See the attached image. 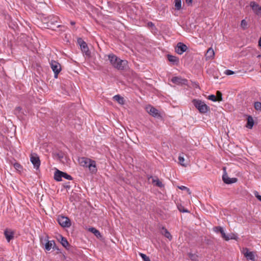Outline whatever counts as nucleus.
I'll return each instance as SVG.
<instances>
[{
  "label": "nucleus",
  "mask_w": 261,
  "mask_h": 261,
  "mask_svg": "<svg viewBox=\"0 0 261 261\" xmlns=\"http://www.w3.org/2000/svg\"><path fill=\"white\" fill-rule=\"evenodd\" d=\"M253 193L255 195V196L259 200L261 201V195H260L258 192L255 191L253 192Z\"/></svg>",
  "instance_id": "4c0bfd02"
},
{
  "label": "nucleus",
  "mask_w": 261,
  "mask_h": 261,
  "mask_svg": "<svg viewBox=\"0 0 261 261\" xmlns=\"http://www.w3.org/2000/svg\"><path fill=\"white\" fill-rule=\"evenodd\" d=\"M45 19L46 20L45 23L47 24V26L52 30H55V28L61 27L58 24L59 17L57 16L49 15Z\"/></svg>",
  "instance_id": "20e7f679"
},
{
  "label": "nucleus",
  "mask_w": 261,
  "mask_h": 261,
  "mask_svg": "<svg viewBox=\"0 0 261 261\" xmlns=\"http://www.w3.org/2000/svg\"><path fill=\"white\" fill-rule=\"evenodd\" d=\"M186 2L188 5H191L192 2V0H186Z\"/></svg>",
  "instance_id": "c03bdc74"
},
{
  "label": "nucleus",
  "mask_w": 261,
  "mask_h": 261,
  "mask_svg": "<svg viewBox=\"0 0 261 261\" xmlns=\"http://www.w3.org/2000/svg\"><path fill=\"white\" fill-rule=\"evenodd\" d=\"M247 25V23L245 19H243L241 21V26L245 29V27Z\"/></svg>",
  "instance_id": "ea45409f"
},
{
  "label": "nucleus",
  "mask_w": 261,
  "mask_h": 261,
  "mask_svg": "<svg viewBox=\"0 0 261 261\" xmlns=\"http://www.w3.org/2000/svg\"><path fill=\"white\" fill-rule=\"evenodd\" d=\"M64 187L65 188H66L67 190H69L71 187L70 185H69V182H67V183L65 184L64 185Z\"/></svg>",
  "instance_id": "79ce46f5"
},
{
  "label": "nucleus",
  "mask_w": 261,
  "mask_h": 261,
  "mask_svg": "<svg viewBox=\"0 0 261 261\" xmlns=\"http://www.w3.org/2000/svg\"><path fill=\"white\" fill-rule=\"evenodd\" d=\"M140 256L142 257L143 261H150V259L148 256L146 255L145 254H143L142 253H139Z\"/></svg>",
  "instance_id": "c85d7f7f"
},
{
  "label": "nucleus",
  "mask_w": 261,
  "mask_h": 261,
  "mask_svg": "<svg viewBox=\"0 0 261 261\" xmlns=\"http://www.w3.org/2000/svg\"><path fill=\"white\" fill-rule=\"evenodd\" d=\"M192 102L195 107L200 113L204 114L210 110V107L201 100L194 99L192 100Z\"/></svg>",
  "instance_id": "7ed1b4c3"
},
{
  "label": "nucleus",
  "mask_w": 261,
  "mask_h": 261,
  "mask_svg": "<svg viewBox=\"0 0 261 261\" xmlns=\"http://www.w3.org/2000/svg\"><path fill=\"white\" fill-rule=\"evenodd\" d=\"M21 108L20 107H17V108H16V110H18V111H20V110H21Z\"/></svg>",
  "instance_id": "de8ad7c7"
},
{
  "label": "nucleus",
  "mask_w": 261,
  "mask_h": 261,
  "mask_svg": "<svg viewBox=\"0 0 261 261\" xmlns=\"http://www.w3.org/2000/svg\"><path fill=\"white\" fill-rule=\"evenodd\" d=\"M4 234L8 242L14 238V232L11 230L6 229L4 232Z\"/></svg>",
  "instance_id": "2eb2a0df"
},
{
  "label": "nucleus",
  "mask_w": 261,
  "mask_h": 261,
  "mask_svg": "<svg viewBox=\"0 0 261 261\" xmlns=\"http://www.w3.org/2000/svg\"><path fill=\"white\" fill-rule=\"evenodd\" d=\"M188 49V47L186 44L182 42H178L175 48V51L179 55L182 54Z\"/></svg>",
  "instance_id": "9d476101"
},
{
  "label": "nucleus",
  "mask_w": 261,
  "mask_h": 261,
  "mask_svg": "<svg viewBox=\"0 0 261 261\" xmlns=\"http://www.w3.org/2000/svg\"><path fill=\"white\" fill-rule=\"evenodd\" d=\"M220 230V233L221 234L222 237L225 240L226 238V234L224 232V231L223 230V228H219Z\"/></svg>",
  "instance_id": "c9c22d12"
},
{
  "label": "nucleus",
  "mask_w": 261,
  "mask_h": 261,
  "mask_svg": "<svg viewBox=\"0 0 261 261\" xmlns=\"http://www.w3.org/2000/svg\"><path fill=\"white\" fill-rule=\"evenodd\" d=\"M222 179L224 183L226 184H231L235 183L237 181V178H230L228 176L226 173H225L222 176Z\"/></svg>",
  "instance_id": "ddd939ff"
},
{
  "label": "nucleus",
  "mask_w": 261,
  "mask_h": 261,
  "mask_svg": "<svg viewBox=\"0 0 261 261\" xmlns=\"http://www.w3.org/2000/svg\"><path fill=\"white\" fill-rule=\"evenodd\" d=\"M178 160H179V162L181 166H182L184 167L187 166V165L184 163L185 159H184V157L179 156Z\"/></svg>",
  "instance_id": "473e14b6"
},
{
  "label": "nucleus",
  "mask_w": 261,
  "mask_h": 261,
  "mask_svg": "<svg viewBox=\"0 0 261 261\" xmlns=\"http://www.w3.org/2000/svg\"><path fill=\"white\" fill-rule=\"evenodd\" d=\"M58 222L63 227H69L71 225L70 220L68 217L63 216L58 217Z\"/></svg>",
  "instance_id": "39448f33"
},
{
  "label": "nucleus",
  "mask_w": 261,
  "mask_h": 261,
  "mask_svg": "<svg viewBox=\"0 0 261 261\" xmlns=\"http://www.w3.org/2000/svg\"><path fill=\"white\" fill-rule=\"evenodd\" d=\"M58 240L59 241H60L62 246L65 248H67V247L69 246V244L67 239L65 238L62 237V236L60 235L59 236Z\"/></svg>",
  "instance_id": "6ab92c4d"
},
{
  "label": "nucleus",
  "mask_w": 261,
  "mask_h": 261,
  "mask_svg": "<svg viewBox=\"0 0 261 261\" xmlns=\"http://www.w3.org/2000/svg\"><path fill=\"white\" fill-rule=\"evenodd\" d=\"M238 239V237L237 234L234 233H231L227 235H226V238H225V241H229V240H237Z\"/></svg>",
  "instance_id": "5701e85b"
},
{
  "label": "nucleus",
  "mask_w": 261,
  "mask_h": 261,
  "mask_svg": "<svg viewBox=\"0 0 261 261\" xmlns=\"http://www.w3.org/2000/svg\"><path fill=\"white\" fill-rule=\"evenodd\" d=\"M89 231L94 234V235L98 238L101 237L100 232L94 227L89 228Z\"/></svg>",
  "instance_id": "b1692460"
},
{
  "label": "nucleus",
  "mask_w": 261,
  "mask_h": 261,
  "mask_svg": "<svg viewBox=\"0 0 261 261\" xmlns=\"http://www.w3.org/2000/svg\"><path fill=\"white\" fill-rule=\"evenodd\" d=\"M75 22L74 21H72L70 22V24L71 25H74V24H75Z\"/></svg>",
  "instance_id": "09e8293b"
},
{
  "label": "nucleus",
  "mask_w": 261,
  "mask_h": 261,
  "mask_svg": "<svg viewBox=\"0 0 261 261\" xmlns=\"http://www.w3.org/2000/svg\"><path fill=\"white\" fill-rule=\"evenodd\" d=\"M224 73L226 75H230L233 74L234 73V72L231 70L227 69L225 70Z\"/></svg>",
  "instance_id": "58836bf2"
},
{
  "label": "nucleus",
  "mask_w": 261,
  "mask_h": 261,
  "mask_svg": "<svg viewBox=\"0 0 261 261\" xmlns=\"http://www.w3.org/2000/svg\"><path fill=\"white\" fill-rule=\"evenodd\" d=\"M178 188L181 190H186L187 187L184 186H181L178 187Z\"/></svg>",
  "instance_id": "37998d69"
},
{
  "label": "nucleus",
  "mask_w": 261,
  "mask_h": 261,
  "mask_svg": "<svg viewBox=\"0 0 261 261\" xmlns=\"http://www.w3.org/2000/svg\"><path fill=\"white\" fill-rule=\"evenodd\" d=\"M108 58L111 65L118 70H124L127 66L126 60H121L114 54L109 55Z\"/></svg>",
  "instance_id": "f257e3e1"
},
{
  "label": "nucleus",
  "mask_w": 261,
  "mask_h": 261,
  "mask_svg": "<svg viewBox=\"0 0 261 261\" xmlns=\"http://www.w3.org/2000/svg\"><path fill=\"white\" fill-rule=\"evenodd\" d=\"M217 99H218V101H220L222 100V93L219 91H217L216 92V95Z\"/></svg>",
  "instance_id": "cd10ccee"
},
{
  "label": "nucleus",
  "mask_w": 261,
  "mask_h": 261,
  "mask_svg": "<svg viewBox=\"0 0 261 261\" xmlns=\"http://www.w3.org/2000/svg\"><path fill=\"white\" fill-rule=\"evenodd\" d=\"M208 99L213 101H217L218 100V99H217L216 95L213 94L209 95L208 97Z\"/></svg>",
  "instance_id": "f704fd0d"
},
{
  "label": "nucleus",
  "mask_w": 261,
  "mask_h": 261,
  "mask_svg": "<svg viewBox=\"0 0 261 261\" xmlns=\"http://www.w3.org/2000/svg\"><path fill=\"white\" fill-rule=\"evenodd\" d=\"M225 167H223V170H225Z\"/></svg>",
  "instance_id": "3c124183"
},
{
  "label": "nucleus",
  "mask_w": 261,
  "mask_h": 261,
  "mask_svg": "<svg viewBox=\"0 0 261 261\" xmlns=\"http://www.w3.org/2000/svg\"><path fill=\"white\" fill-rule=\"evenodd\" d=\"M77 42L80 45L81 50L86 56L89 57L90 56V51L87 43L84 41L81 38L77 40Z\"/></svg>",
  "instance_id": "0eeeda50"
},
{
  "label": "nucleus",
  "mask_w": 261,
  "mask_h": 261,
  "mask_svg": "<svg viewBox=\"0 0 261 261\" xmlns=\"http://www.w3.org/2000/svg\"><path fill=\"white\" fill-rule=\"evenodd\" d=\"M247 120V121L246 124V127L249 129H251L254 124V120L252 117L251 116H248Z\"/></svg>",
  "instance_id": "dca6fc26"
},
{
  "label": "nucleus",
  "mask_w": 261,
  "mask_h": 261,
  "mask_svg": "<svg viewBox=\"0 0 261 261\" xmlns=\"http://www.w3.org/2000/svg\"><path fill=\"white\" fill-rule=\"evenodd\" d=\"M258 45L259 47H261V37H260L258 39Z\"/></svg>",
  "instance_id": "a18cd8bd"
},
{
  "label": "nucleus",
  "mask_w": 261,
  "mask_h": 261,
  "mask_svg": "<svg viewBox=\"0 0 261 261\" xmlns=\"http://www.w3.org/2000/svg\"><path fill=\"white\" fill-rule=\"evenodd\" d=\"M113 99L116 101L120 105H124V100L123 97H121L119 95H116L113 97Z\"/></svg>",
  "instance_id": "4be33fe9"
},
{
  "label": "nucleus",
  "mask_w": 261,
  "mask_h": 261,
  "mask_svg": "<svg viewBox=\"0 0 261 261\" xmlns=\"http://www.w3.org/2000/svg\"><path fill=\"white\" fill-rule=\"evenodd\" d=\"M175 8L177 10H179L181 8V1L175 0Z\"/></svg>",
  "instance_id": "a878e982"
},
{
  "label": "nucleus",
  "mask_w": 261,
  "mask_h": 261,
  "mask_svg": "<svg viewBox=\"0 0 261 261\" xmlns=\"http://www.w3.org/2000/svg\"><path fill=\"white\" fill-rule=\"evenodd\" d=\"M219 228H222V227L221 226H216V227H214L213 228V229L216 232H220V230H219Z\"/></svg>",
  "instance_id": "a19ab883"
},
{
  "label": "nucleus",
  "mask_w": 261,
  "mask_h": 261,
  "mask_svg": "<svg viewBox=\"0 0 261 261\" xmlns=\"http://www.w3.org/2000/svg\"><path fill=\"white\" fill-rule=\"evenodd\" d=\"M242 253L248 260L255 261V256L253 252L249 251L247 248H243Z\"/></svg>",
  "instance_id": "f8f14e48"
},
{
  "label": "nucleus",
  "mask_w": 261,
  "mask_h": 261,
  "mask_svg": "<svg viewBox=\"0 0 261 261\" xmlns=\"http://www.w3.org/2000/svg\"><path fill=\"white\" fill-rule=\"evenodd\" d=\"M260 56H261L260 55H258L257 57H260Z\"/></svg>",
  "instance_id": "603ef678"
},
{
  "label": "nucleus",
  "mask_w": 261,
  "mask_h": 261,
  "mask_svg": "<svg viewBox=\"0 0 261 261\" xmlns=\"http://www.w3.org/2000/svg\"><path fill=\"white\" fill-rule=\"evenodd\" d=\"M61 176H62V177H63L66 179H68V180H72V177L70 175H68V174H67L66 173L64 172H63V174H62Z\"/></svg>",
  "instance_id": "7c9ffc66"
},
{
  "label": "nucleus",
  "mask_w": 261,
  "mask_h": 261,
  "mask_svg": "<svg viewBox=\"0 0 261 261\" xmlns=\"http://www.w3.org/2000/svg\"><path fill=\"white\" fill-rule=\"evenodd\" d=\"M171 81L172 83L177 85H187L188 81L186 79H182L180 77L175 76L172 78Z\"/></svg>",
  "instance_id": "9b49d317"
},
{
  "label": "nucleus",
  "mask_w": 261,
  "mask_h": 261,
  "mask_svg": "<svg viewBox=\"0 0 261 261\" xmlns=\"http://www.w3.org/2000/svg\"><path fill=\"white\" fill-rule=\"evenodd\" d=\"M250 7L255 13L259 15L261 13V7H259L255 2H252L250 3Z\"/></svg>",
  "instance_id": "4468645a"
},
{
  "label": "nucleus",
  "mask_w": 261,
  "mask_h": 261,
  "mask_svg": "<svg viewBox=\"0 0 261 261\" xmlns=\"http://www.w3.org/2000/svg\"><path fill=\"white\" fill-rule=\"evenodd\" d=\"M189 257L191 258V260H196L197 258V256L195 254L191 253H189Z\"/></svg>",
  "instance_id": "e433bc0d"
},
{
  "label": "nucleus",
  "mask_w": 261,
  "mask_h": 261,
  "mask_svg": "<svg viewBox=\"0 0 261 261\" xmlns=\"http://www.w3.org/2000/svg\"><path fill=\"white\" fill-rule=\"evenodd\" d=\"M177 207H178V210L180 212H182V213H188L189 212L188 210L185 208V207L183 206H182L181 205H178Z\"/></svg>",
  "instance_id": "72a5a7b5"
},
{
  "label": "nucleus",
  "mask_w": 261,
  "mask_h": 261,
  "mask_svg": "<svg viewBox=\"0 0 261 261\" xmlns=\"http://www.w3.org/2000/svg\"><path fill=\"white\" fill-rule=\"evenodd\" d=\"M167 58L169 62L173 64H177L179 62V59L176 56H174L171 55H167Z\"/></svg>",
  "instance_id": "a211bd4d"
},
{
  "label": "nucleus",
  "mask_w": 261,
  "mask_h": 261,
  "mask_svg": "<svg viewBox=\"0 0 261 261\" xmlns=\"http://www.w3.org/2000/svg\"><path fill=\"white\" fill-rule=\"evenodd\" d=\"M30 161L33 164L34 168L38 170L40 166V161L39 156L36 154H32Z\"/></svg>",
  "instance_id": "1a4fd4ad"
},
{
  "label": "nucleus",
  "mask_w": 261,
  "mask_h": 261,
  "mask_svg": "<svg viewBox=\"0 0 261 261\" xmlns=\"http://www.w3.org/2000/svg\"><path fill=\"white\" fill-rule=\"evenodd\" d=\"M148 24L150 25H153V24H152V23L151 22H149Z\"/></svg>",
  "instance_id": "8fccbe9b"
},
{
  "label": "nucleus",
  "mask_w": 261,
  "mask_h": 261,
  "mask_svg": "<svg viewBox=\"0 0 261 261\" xmlns=\"http://www.w3.org/2000/svg\"><path fill=\"white\" fill-rule=\"evenodd\" d=\"M146 111L152 116L156 118L161 117V114L159 111L154 107L148 105L145 108Z\"/></svg>",
  "instance_id": "6e6552de"
},
{
  "label": "nucleus",
  "mask_w": 261,
  "mask_h": 261,
  "mask_svg": "<svg viewBox=\"0 0 261 261\" xmlns=\"http://www.w3.org/2000/svg\"><path fill=\"white\" fill-rule=\"evenodd\" d=\"M186 191H187V192L190 195L191 194V192L189 188H187L186 189Z\"/></svg>",
  "instance_id": "49530a36"
},
{
  "label": "nucleus",
  "mask_w": 261,
  "mask_h": 261,
  "mask_svg": "<svg viewBox=\"0 0 261 261\" xmlns=\"http://www.w3.org/2000/svg\"><path fill=\"white\" fill-rule=\"evenodd\" d=\"M215 55V53L212 48H209L205 54V58L206 60L212 59Z\"/></svg>",
  "instance_id": "aec40b11"
},
{
  "label": "nucleus",
  "mask_w": 261,
  "mask_h": 261,
  "mask_svg": "<svg viewBox=\"0 0 261 261\" xmlns=\"http://www.w3.org/2000/svg\"><path fill=\"white\" fill-rule=\"evenodd\" d=\"M254 108L257 111H261V102L257 101L254 103Z\"/></svg>",
  "instance_id": "2f4dec72"
},
{
  "label": "nucleus",
  "mask_w": 261,
  "mask_h": 261,
  "mask_svg": "<svg viewBox=\"0 0 261 261\" xmlns=\"http://www.w3.org/2000/svg\"><path fill=\"white\" fill-rule=\"evenodd\" d=\"M62 174V171L57 169L54 173V179L58 181H61L62 180V176L61 175Z\"/></svg>",
  "instance_id": "412c9836"
},
{
  "label": "nucleus",
  "mask_w": 261,
  "mask_h": 261,
  "mask_svg": "<svg viewBox=\"0 0 261 261\" xmlns=\"http://www.w3.org/2000/svg\"><path fill=\"white\" fill-rule=\"evenodd\" d=\"M152 182L155 184V185L160 188H162L164 187V185L162 184L161 181L158 178L153 179Z\"/></svg>",
  "instance_id": "bb28decb"
},
{
  "label": "nucleus",
  "mask_w": 261,
  "mask_h": 261,
  "mask_svg": "<svg viewBox=\"0 0 261 261\" xmlns=\"http://www.w3.org/2000/svg\"><path fill=\"white\" fill-rule=\"evenodd\" d=\"M53 244H55V242L54 241H48L45 245V249L47 251L50 250Z\"/></svg>",
  "instance_id": "393cba45"
},
{
  "label": "nucleus",
  "mask_w": 261,
  "mask_h": 261,
  "mask_svg": "<svg viewBox=\"0 0 261 261\" xmlns=\"http://www.w3.org/2000/svg\"><path fill=\"white\" fill-rule=\"evenodd\" d=\"M13 166L15 169L18 171H20V170L22 169L21 165L18 163H14Z\"/></svg>",
  "instance_id": "c756f323"
},
{
  "label": "nucleus",
  "mask_w": 261,
  "mask_h": 261,
  "mask_svg": "<svg viewBox=\"0 0 261 261\" xmlns=\"http://www.w3.org/2000/svg\"><path fill=\"white\" fill-rule=\"evenodd\" d=\"M79 162L81 166L88 168L91 173H95L97 172V170L95 161L83 157L79 159Z\"/></svg>",
  "instance_id": "f03ea898"
},
{
  "label": "nucleus",
  "mask_w": 261,
  "mask_h": 261,
  "mask_svg": "<svg viewBox=\"0 0 261 261\" xmlns=\"http://www.w3.org/2000/svg\"><path fill=\"white\" fill-rule=\"evenodd\" d=\"M161 233L169 240H172V237L171 234L165 227H162V231H161Z\"/></svg>",
  "instance_id": "f3484780"
},
{
  "label": "nucleus",
  "mask_w": 261,
  "mask_h": 261,
  "mask_svg": "<svg viewBox=\"0 0 261 261\" xmlns=\"http://www.w3.org/2000/svg\"><path fill=\"white\" fill-rule=\"evenodd\" d=\"M49 63L50 67L54 72L55 77L57 78L59 73L61 70V65L58 62L54 60H51Z\"/></svg>",
  "instance_id": "423d86ee"
}]
</instances>
